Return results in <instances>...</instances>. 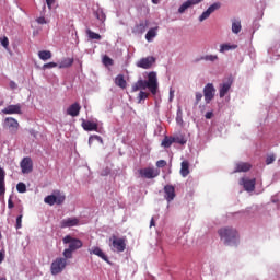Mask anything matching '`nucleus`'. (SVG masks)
I'll return each mask as SVG.
<instances>
[{
	"instance_id": "obj_1",
	"label": "nucleus",
	"mask_w": 280,
	"mask_h": 280,
	"mask_svg": "<svg viewBox=\"0 0 280 280\" xmlns=\"http://www.w3.org/2000/svg\"><path fill=\"white\" fill-rule=\"evenodd\" d=\"M145 89H149L150 93L153 95L159 93V79L156 78V72H150L148 74V80L140 79L131 86L132 93H137V91H145Z\"/></svg>"
},
{
	"instance_id": "obj_2",
	"label": "nucleus",
	"mask_w": 280,
	"mask_h": 280,
	"mask_svg": "<svg viewBox=\"0 0 280 280\" xmlns=\"http://www.w3.org/2000/svg\"><path fill=\"white\" fill-rule=\"evenodd\" d=\"M218 233L225 246H237V242H240V234L237 233V230L225 226L221 228Z\"/></svg>"
},
{
	"instance_id": "obj_3",
	"label": "nucleus",
	"mask_w": 280,
	"mask_h": 280,
	"mask_svg": "<svg viewBox=\"0 0 280 280\" xmlns=\"http://www.w3.org/2000/svg\"><path fill=\"white\" fill-rule=\"evenodd\" d=\"M65 200H67V197L59 190L54 191L52 195H48L44 198L45 205H49V207H54V205H62Z\"/></svg>"
},
{
	"instance_id": "obj_4",
	"label": "nucleus",
	"mask_w": 280,
	"mask_h": 280,
	"mask_svg": "<svg viewBox=\"0 0 280 280\" xmlns=\"http://www.w3.org/2000/svg\"><path fill=\"white\" fill-rule=\"evenodd\" d=\"M65 268H67V258H56L50 266L51 275H60Z\"/></svg>"
},
{
	"instance_id": "obj_5",
	"label": "nucleus",
	"mask_w": 280,
	"mask_h": 280,
	"mask_svg": "<svg viewBox=\"0 0 280 280\" xmlns=\"http://www.w3.org/2000/svg\"><path fill=\"white\" fill-rule=\"evenodd\" d=\"M138 173L141 176V178L152 179V178H156L161 174V171L154 167H145V168H140Z\"/></svg>"
},
{
	"instance_id": "obj_6",
	"label": "nucleus",
	"mask_w": 280,
	"mask_h": 280,
	"mask_svg": "<svg viewBox=\"0 0 280 280\" xmlns=\"http://www.w3.org/2000/svg\"><path fill=\"white\" fill-rule=\"evenodd\" d=\"M63 244H69V249L72 252H75L80 248H82L83 243L80 241V238H73L71 235H67L63 238Z\"/></svg>"
},
{
	"instance_id": "obj_7",
	"label": "nucleus",
	"mask_w": 280,
	"mask_h": 280,
	"mask_svg": "<svg viewBox=\"0 0 280 280\" xmlns=\"http://www.w3.org/2000/svg\"><path fill=\"white\" fill-rule=\"evenodd\" d=\"M203 97L206 104H211V101L215 97V86H213V83L206 84L203 88Z\"/></svg>"
},
{
	"instance_id": "obj_8",
	"label": "nucleus",
	"mask_w": 280,
	"mask_h": 280,
	"mask_svg": "<svg viewBox=\"0 0 280 280\" xmlns=\"http://www.w3.org/2000/svg\"><path fill=\"white\" fill-rule=\"evenodd\" d=\"M110 242L117 253H124V250H126V238H118L116 235H113Z\"/></svg>"
},
{
	"instance_id": "obj_9",
	"label": "nucleus",
	"mask_w": 280,
	"mask_h": 280,
	"mask_svg": "<svg viewBox=\"0 0 280 280\" xmlns=\"http://www.w3.org/2000/svg\"><path fill=\"white\" fill-rule=\"evenodd\" d=\"M20 167L22 170V174L32 173V170H34V163L32 162V158H24L20 163Z\"/></svg>"
},
{
	"instance_id": "obj_10",
	"label": "nucleus",
	"mask_w": 280,
	"mask_h": 280,
	"mask_svg": "<svg viewBox=\"0 0 280 280\" xmlns=\"http://www.w3.org/2000/svg\"><path fill=\"white\" fill-rule=\"evenodd\" d=\"M156 62V58L149 56L147 58H142L137 62V67L140 69H151L152 65Z\"/></svg>"
},
{
	"instance_id": "obj_11",
	"label": "nucleus",
	"mask_w": 280,
	"mask_h": 280,
	"mask_svg": "<svg viewBox=\"0 0 280 280\" xmlns=\"http://www.w3.org/2000/svg\"><path fill=\"white\" fill-rule=\"evenodd\" d=\"M81 126L86 132H97L98 125L95 121L82 119Z\"/></svg>"
},
{
	"instance_id": "obj_12",
	"label": "nucleus",
	"mask_w": 280,
	"mask_h": 280,
	"mask_svg": "<svg viewBox=\"0 0 280 280\" xmlns=\"http://www.w3.org/2000/svg\"><path fill=\"white\" fill-rule=\"evenodd\" d=\"M164 197L167 202H172L176 198V188L173 185L164 186Z\"/></svg>"
},
{
	"instance_id": "obj_13",
	"label": "nucleus",
	"mask_w": 280,
	"mask_h": 280,
	"mask_svg": "<svg viewBox=\"0 0 280 280\" xmlns=\"http://www.w3.org/2000/svg\"><path fill=\"white\" fill-rule=\"evenodd\" d=\"M240 185H243L245 191H255L256 179L241 178Z\"/></svg>"
},
{
	"instance_id": "obj_14",
	"label": "nucleus",
	"mask_w": 280,
	"mask_h": 280,
	"mask_svg": "<svg viewBox=\"0 0 280 280\" xmlns=\"http://www.w3.org/2000/svg\"><path fill=\"white\" fill-rule=\"evenodd\" d=\"M80 220L78 218L63 219L60 222V229H71V226H78Z\"/></svg>"
},
{
	"instance_id": "obj_15",
	"label": "nucleus",
	"mask_w": 280,
	"mask_h": 280,
	"mask_svg": "<svg viewBox=\"0 0 280 280\" xmlns=\"http://www.w3.org/2000/svg\"><path fill=\"white\" fill-rule=\"evenodd\" d=\"M4 115H21V104L9 105L4 109H2Z\"/></svg>"
},
{
	"instance_id": "obj_16",
	"label": "nucleus",
	"mask_w": 280,
	"mask_h": 280,
	"mask_svg": "<svg viewBox=\"0 0 280 280\" xmlns=\"http://www.w3.org/2000/svg\"><path fill=\"white\" fill-rule=\"evenodd\" d=\"M90 255H96V257H100L101 259H103V261H106L107 264H109L108 260V256H106V254L104 253V250H102V248L94 246L91 249H89Z\"/></svg>"
},
{
	"instance_id": "obj_17",
	"label": "nucleus",
	"mask_w": 280,
	"mask_h": 280,
	"mask_svg": "<svg viewBox=\"0 0 280 280\" xmlns=\"http://www.w3.org/2000/svg\"><path fill=\"white\" fill-rule=\"evenodd\" d=\"M80 110H82L80 103H73L67 109V115H70V117H78V115H80Z\"/></svg>"
},
{
	"instance_id": "obj_18",
	"label": "nucleus",
	"mask_w": 280,
	"mask_h": 280,
	"mask_svg": "<svg viewBox=\"0 0 280 280\" xmlns=\"http://www.w3.org/2000/svg\"><path fill=\"white\" fill-rule=\"evenodd\" d=\"M202 0H187L186 2H184L179 9L178 12L179 14H184V12L186 10H189V8H191V5H198V3H201Z\"/></svg>"
},
{
	"instance_id": "obj_19",
	"label": "nucleus",
	"mask_w": 280,
	"mask_h": 280,
	"mask_svg": "<svg viewBox=\"0 0 280 280\" xmlns=\"http://www.w3.org/2000/svg\"><path fill=\"white\" fill-rule=\"evenodd\" d=\"M5 196V170L0 167V198Z\"/></svg>"
},
{
	"instance_id": "obj_20",
	"label": "nucleus",
	"mask_w": 280,
	"mask_h": 280,
	"mask_svg": "<svg viewBox=\"0 0 280 280\" xmlns=\"http://www.w3.org/2000/svg\"><path fill=\"white\" fill-rule=\"evenodd\" d=\"M233 85V81L229 80L225 83L220 85L219 95L220 97H225L226 93L231 91V86Z\"/></svg>"
},
{
	"instance_id": "obj_21",
	"label": "nucleus",
	"mask_w": 280,
	"mask_h": 280,
	"mask_svg": "<svg viewBox=\"0 0 280 280\" xmlns=\"http://www.w3.org/2000/svg\"><path fill=\"white\" fill-rule=\"evenodd\" d=\"M250 167H253V165L248 162H238L235 164L234 172H249Z\"/></svg>"
},
{
	"instance_id": "obj_22",
	"label": "nucleus",
	"mask_w": 280,
	"mask_h": 280,
	"mask_svg": "<svg viewBox=\"0 0 280 280\" xmlns=\"http://www.w3.org/2000/svg\"><path fill=\"white\" fill-rule=\"evenodd\" d=\"M73 58L67 57L59 62L58 67L59 69H69V67H73Z\"/></svg>"
},
{
	"instance_id": "obj_23",
	"label": "nucleus",
	"mask_w": 280,
	"mask_h": 280,
	"mask_svg": "<svg viewBox=\"0 0 280 280\" xmlns=\"http://www.w3.org/2000/svg\"><path fill=\"white\" fill-rule=\"evenodd\" d=\"M4 126L7 128H13V130H19V121L12 117L5 118Z\"/></svg>"
},
{
	"instance_id": "obj_24",
	"label": "nucleus",
	"mask_w": 280,
	"mask_h": 280,
	"mask_svg": "<svg viewBox=\"0 0 280 280\" xmlns=\"http://www.w3.org/2000/svg\"><path fill=\"white\" fill-rule=\"evenodd\" d=\"M115 84L116 86H119V89H126L128 86V82L124 79V74H118L115 78Z\"/></svg>"
},
{
	"instance_id": "obj_25",
	"label": "nucleus",
	"mask_w": 280,
	"mask_h": 280,
	"mask_svg": "<svg viewBox=\"0 0 280 280\" xmlns=\"http://www.w3.org/2000/svg\"><path fill=\"white\" fill-rule=\"evenodd\" d=\"M148 30V21H142L135 26L136 34H143Z\"/></svg>"
},
{
	"instance_id": "obj_26",
	"label": "nucleus",
	"mask_w": 280,
	"mask_h": 280,
	"mask_svg": "<svg viewBox=\"0 0 280 280\" xmlns=\"http://www.w3.org/2000/svg\"><path fill=\"white\" fill-rule=\"evenodd\" d=\"M156 30H159V26L150 28L145 34V39L148 43H152V38H156Z\"/></svg>"
},
{
	"instance_id": "obj_27",
	"label": "nucleus",
	"mask_w": 280,
	"mask_h": 280,
	"mask_svg": "<svg viewBox=\"0 0 280 280\" xmlns=\"http://www.w3.org/2000/svg\"><path fill=\"white\" fill-rule=\"evenodd\" d=\"M200 60H206V62H215L218 60V55H206L198 59H196V62H200Z\"/></svg>"
},
{
	"instance_id": "obj_28",
	"label": "nucleus",
	"mask_w": 280,
	"mask_h": 280,
	"mask_svg": "<svg viewBox=\"0 0 280 280\" xmlns=\"http://www.w3.org/2000/svg\"><path fill=\"white\" fill-rule=\"evenodd\" d=\"M180 174L184 178L189 176V162L187 161L182 162Z\"/></svg>"
},
{
	"instance_id": "obj_29",
	"label": "nucleus",
	"mask_w": 280,
	"mask_h": 280,
	"mask_svg": "<svg viewBox=\"0 0 280 280\" xmlns=\"http://www.w3.org/2000/svg\"><path fill=\"white\" fill-rule=\"evenodd\" d=\"M232 32L233 34H240V32H242V22L234 20L232 22Z\"/></svg>"
},
{
	"instance_id": "obj_30",
	"label": "nucleus",
	"mask_w": 280,
	"mask_h": 280,
	"mask_svg": "<svg viewBox=\"0 0 280 280\" xmlns=\"http://www.w3.org/2000/svg\"><path fill=\"white\" fill-rule=\"evenodd\" d=\"M86 34L90 40H102V35L91 31V28L86 30Z\"/></svg>"
},
{
	"instance_id": "obj_31",
	"label": "nucleus",
	"mask_w": 280,
	"mask_h": 280,
	"mask_svg": "<svg viewBox=\"0 0 280 280\" xmlns=\"http://www.w3.org/2000/svg\"><path fill=\"white\" fill-rule=\"evenodd\" d=\"M38 58L40 60H51V51L50 50H42L38 52Z\"/></svg>"
},
{
	"instance_id": "obj_32",
	"label": "nucleus",
	"mask_w": 280,
	"mask_h": 280,
	"mask_svg": "<svg viewBox=\"0 0 280 280\" xmlns=\"http://www.w3.org/2000/svg\"><path fill=\"white\" fill-rule=\"evenodd\" d=\"M231 49H237V45L221 44L219 51L224 54V51H231Z\"/></svg>"
},
{
	"instance_id": "obj_33",
	"label": "nucleus",
	"mask_w": 280,
	"mask_h": 280,
	"mask_svg": "<svg viewBox=\"0 0 280 280\" xmlns=\"http://www.w3.org/2000/svg\"><path fill=\"white\" fill-rule=\"evenodd\" d=\"M172 143H174V137H167L165 136L162 140V147L163 148H171Z\"/></svg>"
},
{
	"instance_id": "obj_34",
	"label": "nucleus",
	"mask_w": 280,
	"mask_h": 280,
	"mask_svg": "<svg viewBox=\"0 0 280 280\" xmlns=\"http://www.w3.org/2000/svg\"><path fill=\"white\" fill-rule=\"evenodd\" d=\"M220 8H222V3L220 2H214L213 4H211L207 10L210 14H213V12H215V10H220Z\"/></svg>"
},
{
	"instance_id": "obj_35",
	"label": "nucleus",
	"mask_w": 280,
	"mask_h": 280,
	"mask_svg": "<svg viewBox=\"0 0 280 280\" xmlns=\"http://www.w3.org/2000/svg\"><path fill=\"white\" fill-rule=\"evenodd\" d=\"M149 97H150L149 92L140 91V93L138 95V104H141L144 100H148Z\"/></svg>"
},
{
	"instance_id": "obj_36",
	"label": "nucleus",
	"mask_w": 280,
	"mask_h": 280,
	"mask_svg": "<svg viewBox=\"0 0 280 280\" xmlns=\"http://www.w3.org/2000/svg\"><path fill=\"white\" fill-rule=\"evenodd\" d=\"M95 16L98 21H102V23L106 21V14H104V11H102V9L96 10Z\"/></svg>"
},
{
	"instance_id": "obj_37",
	"label": "nucleus",
	"mask_w": 280,
	"mask_h": 280,
	"mask_svg": "<svg viewBox=\"0 0 280 280\" xmlns=\"http://www.w3.org/2000/svg\"><path fill=\"white\" fill-rule=\"evenodd\" d=\"M16 189L19 194H25V191H27V186L24 183H19Z\"/></svg>"
},
{
	"instance_id": "obj_38",
	"label": "nucleus",
	"mask_w": 280,
	"mask_h": 280,
	"mask_svg": "<svg viewBox=\"0 0 280 280\" xmlns=\"http://www.w3.org/2000/svg\"><path fill=\"white\" fill-rule=\"evenodd\" d=\"M113 59L108 56H104L103 57V65H105V67H113Z\"/></svg>"
},
{
	"instance_id": "obj_39",
	"label": "nucleus",
	"mask_w": 280,
	"mask_h": 280,
	"mask_svg": "<svg viewBox=\"0 0 280 280\" xmlns=\"http://www.w3.org/2000/svg\"><path fill=\"white\" fill-rule=\"evenodd\" d=\"M210 16H211V13H210L209 10L207 9V10L199 16L200 23H202V21H207V19H209Z\"/></svg>"
},
{
	"instance_id": "obj_40",
	"label": "nucleus",
	"mask_w": 280,
	"mask_h": 280,
	"mask_svg": "<svg viewBox=\"0 0 280 280\" xmlns=\"http://www.w3.org/2000/svg\"><path fill=\"white\" fill-rule=\"evenodd\" d=\"M63 257H65V259H71V257H73L72 249H70L69 247L67 249H65L63 250Z\"/></svg>"
},
{
	"instance_id": "obj_41",
	"label": "nucleus",
	"mask_w": 280,
	"mask_h": 280,
	"mask_svg": "<svg viewBox=\"0 0 280 280\" xmlns=\"http://www.w3.org/2000/svg\"><path fill=\"white\" fill-rule=\"evenodd\" d=\"M0 40H1V45H2V47H4V49H8V47H10V40L8 39L7 36L2 37Z\"/></svg>"
},
{
	"instance_id": "obj_42",
	"label": "nucleus",
	"mask_w": 280,
	"mask_h": 280,
	"mask_svg": "<svg viewBox=\"0 0 280 280\" xmlns=\"http://www.w3.org/2000/svg\"><path fill=\"white\" fill-rule=\"evenodd\" d=\"M174 143H179V145H185V143H187V140H185V138L174 137Z\"/></svg>"
},
{
	"instance_id": "obj_43",
	"label": "nucleus",
	"mask_w": 280,
	"mask_h": 280,
	"mask_svg": "<svg viewBox=\"0 0 280 280\" xmlns=\"http://www.w3.org/2000/svg\"><path fill=\"white\" fill-rule=\"evenodd\" d=\"M22 222H23V214H20L18 218H16V224H15V229H21L22 225Z\"/></svg>"
},
{
	"instance_id": "obj_44",
	"label": "nucleus",
	"mask_w": 280,
	"mask_h": 280,
	"mask_svg": "<svg viewBox=\"0 0 280 280\" xmlns=\"http://www.w3.org/2000/svg\"><path fill=\"white\" fill-rule=\"evenodd\" d=\"M55 67H58V63L56 62H48L43 66V69H55Z\"/></svg>"
},
{
	"instance_id": "obj_45",
	"label": "nucleus",
	"mask_w": 280,
	"mask_h": 280,
	"mask_svg": "<svg viewBox=\"0 0 280 280\" xmlns=\"http://www.w3.org/2000/svg\"><path fill=\"white\" fill-rule=\"evenodd\" d=\"M201 101H202V93L197 92V93H196L195 105L198 106V104H200Z\"/></svg>"
},
{
	"instance_id": "obj_46",
	"label": "nucleus",
	"mask_w": 280,
	"mask_h": 280,
	"mask_svg": "<svg viewBox=\"0 0 280 280\" xmlns=\"http://www.w3.org/2000/svg\"><path fill=\"white\" fill-rule=\"evenodd\" d=\"M271 163H275V155H269L266 159V164L271 165Z\"/></svg>"
},
{
	"instance_id": "obj_47",
	"label": "nucleus",
	"mask_w": 280,
	"mask_h": 280,
	"mask_svg": "<svg viewBox=\"0 0 280 280\" xmlns=\"http://www.w3.org/2000/svg\"><path fill=\"white\" fill-rule=\"evenodd\" d=\"M167 165V162L165 160H159L156 162V167H165Z\"/></svg>"
},
{
	"instance_id": "obj_48",
	"label": "nucleus",
	"mask_w": 280,
	"mask_h": 280,
	"mask_svg": "<svg viewBox=\"0 0 280 280\" xmlns=\"http://www.w3.org/2000/svg\"><path fill=\"white\" fill-rule=\"evenodd\" d=\"M8 209H14V201H12V196L8 199Z\"/></svg>"
},
{
	"instance_id": "obj_49",
	"label": "nucleus",
	"mask_w": 280,
	"mask_h": 280,
	"mask_svg": "<svg viewBox=\"0 0 280 280\" xmlns=\"http://www.w3.org/2000/svg\"><path fill=\"white\" fill-rule=\"evenodd\" d=\"M37 23H38L39 25H46V24H47V20H45V18H38V19H37Z\"/></svg>"
},
{
	"instance_id": "obj_50",
	"label": "nucleus",
	"mask_w": 280,
	"mask_h": 280,
	"mask_svg": "<svg viewBox=\"0 0 280 280\" xmlns=\"http://www.w3.org/2000/svg\"><path fill=\"white\" fill-rule=\"evenodd\" d=\"M46 3L48 5V9L51 10V5L56 3V0H46Z\"/></svg>"
},
{
	"instance_id": "obj_51",
	"label": "nucleus",
	"mask_w": 280,
	"mask_h": 280,
	"mask_svg": "<svg viewBox=\"0 0 280 280\" xmlns=\"http://www.w3.org/2000/svg\"><path fill=\"white\" fill-rule=\"evenodd\" d=\"M211 117H213V112H207L206 119H211Z\"/></svg>"
},
{
	"instance_id": "obj_52",
	"label": "nucleus",
	"mask_w": 280,
	"mask_h": 280,
	"mask_svg": "<svg viewBox=\"0 0 280 280\" xmlns=\"http://www.w3.org/2000/svg\"><path fill=\"white\" fill-rule=\"evenodd\" d=\"M91 139H96L97 141H101V143H102V137H100V136H94V137H90V141H91Z\"/></svg>"
},
{
	"instance_id": "obj_53",
	"label": "nucleus",
	"mask_w": 280,
	"mask_h": 280,
	"mask_svg": "<svg viewBox=\"0 0 280 280\" xmlns=\"http://www.w3.org/2000/svg\"><path fill=\"white\" fill-rule=\"evenodd\" d=\"M3 259H5V256H3V253L0 252V264L3 262Z\"/></svg>"
},
{
	"instance_id": "obj_54",
	"label": "nucleus",
	"mask_w": 280,
	"mask_h": 280,
	"mask_svg": "<svg viewBox=\"0 0 280 280\" xmlns=\"http://www.w3.org/2000/svg\"><path fill=\"white\" fill-rule=\"evenodd\" d=\"M150 226H156V223L154 222V218L151 219Z\"/></svg>"
},
{
	"instance_id": "obj_55",
	"label": "nucleus",
	"mask_w": 280,
	"mask_h": 280,
	"mask_svg": "<svg viewBox=\"0 0 280 280\" xmlns=\"http://www.w3.org/2000/svg\"><path fill=\"white\" fill-rule=\"evenodd\" d=\"M10 86H11V89H16V83L11 82V83H10Z\"/></svg>"
},
{
	"instance_id": "obj_56",
	"label": "nucleus",
	"mask_w": 280,
	"mask_h": 280,
	"mask_svg": "<svg viewBox=\"0 0 280 280\" xmlns=\"http://www.w3.org/2000/svg\"><path fill=\"white\" fill-rule=\"evenodd\" d=\"M152 3H154V5H159V0H152Z\"/></svg>"
},
{
	"instance_id": "obj_57",
	"label": "nucleus",
	"mask_w": 280,
	"mask_h": 280,
	"mask_svg": "<svg viewBox=\"0 0 280 280\" xmlns=\"http://www.w3.org/2000/svg\"><path fill=\"white\" fill-rule=\"evenodd\" d=\"M170 95H171V97H172V95H174V92L171 91V92H170Z\"/></svg>"
},
{
	"instance_id": "obj_58",
	"label": "nucleus",
	"mask_w": 280,
	"mask_h": 280,
	"mask_svg": "<svg viewBox=\"0 0 280 280\" xmlns=\"http://www.w3.org/2000/svg\"><path fill=\"white\" fill-rule=\"evenodd\" d=\"M2 237H3V236H2L1 231H0V240H1Z\"/></svg>"
},
{
	"instance_id": "obj_59",
	"label": "nucleus",
	"mask_w": 280,
	"mask_h": 280,
	"mask_svg": "<svg viewBox=\"0 0 280 280\" xmlns=\"http://www.w3.org/2000/svg\"><path fill=\"white\" fill-rule=\"evenodd\" d=\"M0 280H8V279H5V278H0Z\"/></svg>"
}]
</instances>
